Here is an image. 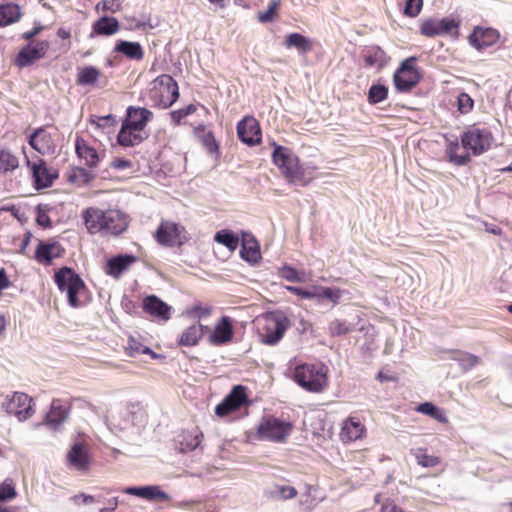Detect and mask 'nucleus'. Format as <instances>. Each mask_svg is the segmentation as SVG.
<instances>
[{
  "label": "nucleus",
  "instance_id": "f257e3e1",
  "mask_svg": "<svg viewBox=\"0 0 512 512\" xmlns=\"http://www.w3.org/2000/svg\"><path fill=\"white\" fill-rule=\"evenodd\" d=\"M82 219L89 234L119 236L129 226V217L119 209L91 206L82 211Z\"/></svg>",
  "mask_w": 512,
  "mask_h": 512
},
{
  "label": "nucleus",
  "instance_id": "f03ea898",
  "mask_svg": "<svg viewBox=\"0 0 512 512\" xmlns=\"http://www.w3.org/2000/svg\"><path fill=\"white\" fill-rule=\"evenodd\" d=\"M328 367L322 362L302 363L293 369V380L304 390L321 393L328 386Z\"/></svg>",
  "mask_w": 512,
  "mask_h": 512
},
{
  "label": "nucleus",
  "instance_id": "7ed1b4c3",
  "mask_svg": "<svg viewBox=\"0 0 512 512\" xmlns=\"http://www.w3.org/2000/svg\"><path fill=\"white\" fill-rule=\"evenodd\" d=\"M260 341L266 345H276L290 327L289 318L280 311L266 312L255 320Z\"/></svg>",
  "mask_w": 512,
  "mask_h": 512
},
{
  "label": "nucleus",
  "instance_id": "20e7f679",
  "mask_svg": "<svg viewBox=\"0 0 512 512\" xmlns=\"http://www.w3.org/2000/svg\"><path fill=\"white\" fill-rule=\"evenodd\" d=\"M273 145V163L279 168L287 181L292 184L307 185L309 180L305 177V172L300 164L299 157L287 147L275 143Z\"/></svg>",
  "mask_w": 512,
  "mask_h": 512
},
{
  "label": "nucleus",
  "instance_id": "39448f33",
  "mask_svg": "<svg viewBox=\"0 0 512 512\" xmlns=\"http://www.w3.org/2000/svg\"><path fill=\"white\" fill-rule=\"evenodd\" d=\"M55 283L61 292H66L68 303L73 308L84 305L87 287L81 277L71 268L62 267L54 275Z\"/></svg>",
  "mask_w": 512,
  "mask_h": 512
},
{
  "label": "nucleus",
  "instance_id": "423d86ee",
  "mask_svg": "<svg viewBox=\"0 0 512 512\" xmlns=\"http://www.w3.org/2000/svg\"><path fill=\"white\" fill-rule=\"evenodd\" d=\"M148 98L154 107H170L179 98L177 82L168 74L156 77L150 84Z\"/></svg>",
  "mask_w": 512,
  "mask_h": 512
},
{
  "label": "nucleus",
  "instance_id": "0eeeda50",
  "mask_svg": "<svg viewBox=\"0 0 512 512\" xmlns=\"http://www.w3.org/2000/svg\"><path fill=\"white\" fill-rule=\"evenodd\" d=\"M461 145L471 156H479L490 150L494 144L491 130L479 124L468 126L461 134Z\"/></svg>",
  "mask_w": 512,
  "mask_h": 512
},
{
  "label": "nucleus",
  "instance_id": "6e6552de",
  "mask_svg": "<svg viewBox=\"0 0 512 512\" xmlns=\"http://www.w3.org/2000/svg\"><path fill=\"white\" fill-rule=\"evenodd\" d=\"M294 425L290 421L282 420L274 416L263 417L256 429V437L259 440L274 443H284L291 435Z\"/></svg>",
  "mask_w": 512,
  "mask_h": 512
},
{
  "label": "nucleus",
  "instance_id": "1a4fd4ad",
  "mask_svg": "<svg viewBox=\"0 0 512 512\" xmlns=\"http://www.w3.org/2000/svg\"><path fill=\"white\" fill-rule=\"evenodd\" d=\"M155 241L164 247H181L188 241L186 228L172 220H162L154 233Z\"/></svg>",
  "mask_w": 512,
  "mask_h": 512
},
{
  "label": "nucleus",
  "instance_id": "9d476101",
  "mask_svg": "<svg viewBox=\"0 0 512 512\" xmlns=\"http://www.w3.org/2000/svg\"><path fill=\"white\" fill-rule=\"evenodd\" d=\"M417 58L412 56L403 60L393 75V83L400 93L410 92L420 81L421 73L416 67Z\"/></svg>",
  "mask_w": 512,
  "mask_h": 512
},
{
  "label": "nucleus",
  "instance_id": "9b49d317",
  "mask_svg": "<svg viewBox=\"0 0 512 512\" xmlns=\"http://www.w3.org/2000/svg\"><path fill=\"white\" fill-rule=\"evenodd\" d=\"M248 388L243 385H236L230 393L215 407V414L225 417L238 411L241 407L249 405Z\"/></svg>",
  "mask_w": 512,
  "mask_h": 512
},
{
  "label": "nucleus",
  "instance_id": "f8f14e48",
  "mask_svg": "<svg viewBox=\"0 0 512 512\" xmlns=\"http://www.w3.org/2000/svg\"><path fill=\"white\" fill-rule=\"evenodd\" d=\"M26 165L31 171L33 184L37 190L51 187L54 180L58 177L57 172L49 168L42 158L32 161L26 157Z\"/></svg>",
  "mask_w": 512,
  "mask_h": 512
},
{
  "label": "nucleus",
  "instance_id": "ddd939ff",
  "mask_svg": "<svg viewBox=\"0 0 512 512\" xmlns=\"http://www.w3.org/2000/svg\"><path fill=\"white\" fill-rule=\"evenodd\" d=\"M3 408L8 414L14 415L19 421L30 418L33 413V400L26 393L15 392L3 403Z\"/></svg>",
  "mask_w": 512,
  "mask_h": 512
},
{
  "label": "nucleus",
  "instance_id": "4468645a",
  "mask_svg": "<svg viewBox=\"0 0 512 512\" xmlns=\"http://www.w3.org/2000/svg\"><path fill=\"white\" fill-rule=\"evenodd\" d=\"M237 136L247 146H256L262 142V130L258 120L251 115L244 116L237 123Z\"/></svg>",
  "mask_w": 512,
  "mask_h": 512
},
{
  "label": "nucleus",
  "instance_id": "2eb2a0df",
  "mask_svg": "<svg viewBox=\"0 0 512 512\" xmlns=\"http://www.w3.org/2000/svg\"><path fill=\"white\" fill-rule=\"evenodd\" d=\"M459 26L460 21L454 18H427L420 22L419 29L423 36L432 38L457 30Z\"/></svg>",
  "mask_w": 512,
  "mask_h": 512
},
{
  "label": "nucleus",
  "instance_id": "dca6fc26",
  "mask_svg": "<svg viewBox=\"0 0 512 512\" xmlns=\"http://www.w3.org/2000/svg\"><path fill=\"white\" fill-rule=\"evenodd\" d=\"M75 153L79 161L90 169L98 167L101 161L98 150L80 135L75 138Z\"/></svg>",
  "mask_w": 512,
  "mask_h": 512
},
{
  "label": "nucleus",
  "instance_id": "f3484780",
  "mask_svg": "<svg viewBox=\"0 0 512 512\" xmlns=\"http://www.w3.org/2000/svg\"><path fill=\"white\" fill-rule=\"evenodd\" d=\"M142 309L151 318L159 322H167L171 318V306L156 295H148L142 301Z\"/></svg>",
  "mask_w": 512,
  "mask_h": 512
},
{
  "label": "nucleus",
  "instance_id": "a211bd4d",
  "mask_svg": "<svg viewBox=\"0 0 512 512\" xmlns=\"http://www.w3.org/2000/svg\"><path fill=\"white\" fill-rule=\"evenodd\" d=\"M70 467L79 471H87L91 464L89 446L84 442L74 443L66 455Z\"/></svg>",
  "mask_w": 512,
  "mask_h": 512
},
{
  "label": "nucleus",
  "instance_id": "6ab92c4d",
  "mask_svg": "<svg viewBox=\"0 0 512 512\" xmlns=\"http://www.w3.org/2000/svg\"><path fill=\"white\" fill-rule=\"evenodd\" d=\"M233 337L234 327L231 318L222 316L215 324L213 331L208 337V341L214 346H223L230 343Z\"/></svg>",
  "mask_w": 512,
  "mask_h": 512
},
{
  "label": "nucleus",
  "instance_id": "aec40b11",
  "mask_svg": "<svg viewBox=\"0 0 512 512\" xmlns=\"http://www.w3.org/2000/svg\"><path fill=\"white\" fill-rule=\"evenodd\" d=\"M64 252L65 249L57 241H40L35 250V260L40 264L50 265L53 259L61 257Z\"/></svg>",
  "mask_w": 512,
  "mask_h": 512
},
{
  "label": "nucleus",
  "instance_id": "412c9836",
  "mask_svg": "<svg viewBox=\"0 0 512 512\" xmlns=\"http://www.w3.org/2000/svg\"><path fill=\"white\" fill-rule=\"evenodd\" d=\"M499 38L500 34L496 29L475 27L468 40L471 46L477 50H483L496 44Z\"/></svg>",
  "mask_w": 512,
  "mask_h": 512
},
{
  "label": "nucleus",
  "instance_id": "4be33fe9",
  "mask_svg": "<svg viewBox=\"0 0 512 512\" xmlns=\"http://www.w3.org/2000/svg\"><path fill=\"white\" fill-rule=\"evenodd\" d=\"M136 261L137 258L131 254L117 255L107 261L104 271L108 276L119 279Z\"/></svg>",
  "mask_w": 512,
  "mask_h": 512
},
{
  "label": "nucleus",
  "instance_id": "5701e85b",
  "mask_svg": "<svg viewBox=\"0 0 512 512\" xmlns=\"http://www.w3.org/2000/svg\"><path fill=\"white\" fill-rule=\"evenodd\" d=\"M69 413L70 406L64 405L60 399H53L50 410L45 416L44 423L53 430H57L66 421Z\"/></svg>",
  "mask_w": 512,
  "mask_h": 512
},
{
  "label": "nucleus",
  "instance_id": "b1692460",
  "mask_svg": "<svg viewBox=\"0 0 512 512\" xmlns=\"http://www.w3.org/2000/svg\"><path fill=\"white\" fill-rule=\"evenodd\" d=\"M145 138V130L122 122L117 135V143L122 147H133L139 145Z\"/></svg>",
  "mask_w": 512,
  "mask_h": 512
},
{
  "label": "nucleus",
  "instance_id": "393cba45",
  "mask_svg": "<svg viewBox=\"0 0 512 512\" xmlns=\"http://www.w3.org/2000/svg\"><path fill=\"white\" fill-rule=\"evenodd\" d=\"M30 146L42 155L51 154L55 150L52 135L44 128H38L29 138Z\"/></svg>",
  "mask_w": 512,
  "mask_h": 512
},
{
  "label": "nucleus",
  "instance_id": "a878e982",
  "mask_svg": "<svg viewBox=\"0 0 512 512\" xmlns=\"http://www.w3.org/2000/svg\"><path fill=\"white\" fill-rule=\"evenodd\" d=\"M124 493L155 502L170 500L169 495L159 486L128 487L124 490Z\"/></svg>",
  "mask_w": 512,
  "mask_h": 512
},
{
  "label": "nucleus",
  "instance_id": "bb28decb",
  "mask_svg": "<svg viewBox=\"0 0 512 512\" xmlns=\"http://www.w3.org/2000/svg\"><path fill=\"white\" fill-rule=\"evenodd\" d=\"M366 432L364 424L356 417H349L344 421L340 438L343 442L356 441Z\"/></svg>",
  "mask_w": 512,
  "mask_h": 512
},
{
  "label": "nucleus",
  "instance_id": "cd10ccee",
  "mask_svg": "<svg viewBox=\"0 0 512 512\" xmlns=\"http://www.w3.org/2000/svg\"><path fill=\"white\" fill-rule=\"evenodd\" d=\"M152 116L153 113L147 108L129 106L126 110V117L122 122L145 130Z\"/></svg>",
  "mask_w": 512,
  "mask_h": 512
},
{
  "label": "nucleus",
  "instance_id": "c85d7f7f",
  "mask_svg": "<svg viewBox=\"0 0 512 512\" xmlns=\"http://www.w3.org/2000/svg\"><path fill=\"white\" fill-rule=\"evenodd\" d=\"M206 330L207 326L193 324L182 331L177 343L179 346L194 347L200 342Z\"/></svg>",
  "mask_w": 512,
  "mask_h": 512
},
{
  "label": "nucleus",
  "instance_id": "c756f323",
  "mask_svg": "<svg viewBox=\"0 0 512 512\" xmlns=\"http://www.w3.org/2000/svg\"><path fill=\"white\" fill-rule=\"evenodd\" d=\"M120 30V23L114 17L103 16L92 25L91 36H111Z\"/></svg>",
  "mask_w": 512,
  "mask_h": 512
},
{
  "label": "nucleus",
  "instance_id": "7c9ffc66",
  "mask_svg": "<svg viewBox=\"0 0 512 512\" xmlns=\"http://www.w3.org/2000/svg\"><path fill=\"white\" fill-rule=\"evenodd\" d=\"M114 52L123 54L126 58L141 61L144 58V50L140 43L120 40L114 47Z\"/></svg>",
  "mask_w": 512,
  "mask_h": 512
},
{
  "label": "nucleus",
  "instance_id": "2f4dec72",
  "mask_svg": "<svg viewBox=\"0 0 512 512\" xmlns=\"http://www.w3.org/2000/svg\"><path fill=\"white\" fill-rule=\"evenodd\" d=\"M363 60L366 67L377 66L381 69L387 64L388 57L382 48L372 46L364 51Z\"/></svg>",
  "mask_w": 512,
  "mask_h": 512
},
{
  "label": "nucleus",
  "instance_id": "473e14b6",
  "mask_svg": "<svg viewBox=\"0 0 512 512\" xmlns=\"http://www.w3.org/2000/svg\"><path fill=\"white\" fill-rule=\"evenodd\" d=\"M20 6L14 3L0 4V27H6L20 20Z\"/></svg>",
  "mask_w": 512,
  "mask_h": 512
},
{
  "label": "nucleus",
  "instance_id": "72a5a7b5",
  "mask_svg": "<svg viewBox=\"0 0 512 512\" xmlns=\"http://www.w3.org/2000/svg\"><path fill=\"white\" fill-rule=\"evenodd\" d=\"M94 177L95 175L91 171L79 166L73 167L66 174L67 181L77 187H83L89 184Z\"/></svg>",
  "mask_w": 512,
  "mask_h": 512
},
{
  "label": "nucleus",
  "instance_id": "f704fd0d",
  "mask_svg": "<svg viewBox=\"0 0 512 512\" xmlns=\"http://www.w3.org/2000/svg\"><path fill=\"white\" fill-rule=\"evenodd\" d=\"M203 433L198 427L184 431L180 440V451L189 452L195 450L203 440Z\"/></svg>",
  "mask_w": 512,
  "mask_h": 512
},
{
  "label": "nucleus",
  "instance_id": "c9c22d12",
  "mask_svg": "<svg viewBox=\"0 0 512 512\" xmlns=\"http://www.w3.org/2000/svg\"><path fill=\"white\" fill-rule=\"evenodd\" d=\"M459 150L460 145L457 140L450 142L445 150L448 161L457 166L467 165L471 161L470 153L465 150L464 153L459 154Z\"/></svg>",
  "mask_w": 512,
  "mask_h": 512
},
{
  "label": "nucleus",
  "instance_id": "e433bc0d",
  "mask_svg": "<svg viewBox=\"0 0 512 512\" xmlns=\"http://www.w3.org/2000/svg\"><path fill=\"white\" fill-rule=\"evenodd\" d=\"M285 46L290 48H296L301 54H306L312 50L313 44L312 41L300 34V33H291L288 34L285 38Z\"/></svg>",
  "mask_w": 512,
  "mask_h": 512
},
{
  "label": "nucleus",
  "instance_id": "4c0bfd02",
  "mask_svg": "<svg viewBox=\"0 0 512 512\" xmlns=\"http://www.w3.org/2000/svg\"><path fill=\"white\" fill-rule=\"evenodd\" d=\"M241 257L251 263H256L260 259V248L255 238H243L242 248L240 251Z\"/></svg>",
  "mask_w": 512,
  "mask_h": 512
},
{
  "label": "nucleus",
  "instance_id": "58836bf2",
  "mask_svg": "<svg viewBox=\"0 0 512 512\" xmlns=\"http://www.w3.org/2000/svg\"><path fill=\"white\" fill-rule=\"evenodd\" d=\"M101 75V71L94 66L79 67L77 69L76 83L80 86L94 85Z\"/></svg>",
  "mask_w": 512,
  "mask_h": 512
},
{
  "label": "nucleus",
  "instance_id": "ea45409f",
  "mask_svg": "<svg viewBox=\"0 0 512 512\" xmlns=\"http://www.w3.org/2000/svg\"><path fill=\"white\" fill-rule=\"evenodd\" d=\"M309 290L310 294L314 295L313 299H328L334 304H338L342 296V291L339 288L314 285Z\"/></svg>",
  "mask_w": 512,
  "mask_h": 512
},
{
  "label": "nucleus",
  "instance_id": "a19ab883",
  "mask_svg": "<svg viewBox=\"0 0 512 512\" xmlns=\"http://www.w3.org/2000/svg\"><path fill=\"white\" fill-rule=\"evenodd\" d=\"M19 167V158L8 148L0 149V173L8 174Z\"/></svg>",
  "mask_w": 512,
  "mask_h": 512
},
{
  "label": "nucleus",
  "instance_id": "79ce46f5",
  "mask_svg": "<svg viewBox=\"0 0 512 512\" xmlns=\"http://www.w3.org/2000/svg\"><path fill=\"white\" fill-rule=\"evenodd\" d=\"M416 411L424 415H428L443 424H446L449 421L444 409L435 406L431 402H424L419 404L416 407Z\"/></svg>",
  "mask_w": 512,
  "mask_h": 512
},
{
  "label": "nucleus",
  "instance_id": "37998d69",
  "mask_svg": "<svg viewBox=\"0 0 512 512\" xmlns=\"http://www.w3.org/2000/svg\"><path fill=\"white\" fill-rule=\"evenodd\" d=\"M125 353L129 357H137L141 354H149L152 358H156L157 354L153 352L149 347L143 345L134 337H129L127 344L124 346Z\"/></svg>",
  "mask_w": 512,
  "mask_h": 512
},
{
  "label": "nucleus",
  "instance_id": "c03bdc74",
  "mask_svg": "<svg viewBox=\"0 0 512 512\" xmlns=\"http://www.w3.org/2000/svg\"><path fill=\"white\" fill-rule=\"evenodd\" d=\"M418 465L425 468H432L440 464L441 459L438 456L430 455L427 453V449L418 448L412 451Z\"/></svg>",
  "mask_w": 512,
  "mask_h": 512
},
{
  "label": "nucleus",
  "instance_id": "a18cd8bd",
  "mask_svg": "<svg viewBox=\"0 0 512 512\" xmlns=\"http://www.w3.org/2000/svg\"><path fill=\"white\" fill-rule=\"evenodd\" d=\"M214 240L227 247L229 250L234 251L239 245V238L235 234H233L230 230L223 229L218 231Z\"/></svg>",
  "mask_w": 512,
  "mask_h": 512
},
{
  "label": "nucleus",
  "instance_id": "49530a36",
  "mask_svg": "<svg viewBox=\"0 0 512 512\" xmlns=\"http://www.w3.org/2000/svg\"><path fill=\"white\" fill-rule=\"evenodd\" d=\"M389 89L384 84H373L368 91V102L372 105L378 104L388 98Z\"/></svg>",
  "mask_w": 512,
  "mask_h": 512
},
{
  "label": "nucleus",
  "instance_id": "de8ad7c7",
  "mask_svg": "<svg viewBox=\"0 0 512 512\" xmlns=\"http://www.w3.org/2000/svg\"><path fill=\"white\" fill-rule=\"evenodd\" d=\"M31 44L23 47L14 59V64L19 68H24L32 65L35 61L38 60L37 57L34 56L32 52Z\"/></svg>",
  "mask_w": 512,
  "mask_h": 512
},
{
  "label": "nucleus",
  "instance_id": "09e8293b",
  "mask_svg": "<svg viewBox=\"0 0 512 512\" xmlns=\"http://www.w3.org/2000/svg\"><path fill=\"white\" fill-rule=\"evenodd\" d=\"M296 488L289 485H275L274 490L269 492L271 499L289 500L297 496Z\"/></svg>",
  "mask_w": 512,
  "mask_h": 512
},
{
  "label": "nucleus",
  "instance_id": "8fccbe9b",
  "mask_svg": "<svg viewBox=\"0 0 512 512\" xmlns=\"http://www.w3.org/2000/svg\"><path fill=\"white\" fill-rule=\"evenodd\" d=\"M197 111V106L194 104H189L186 107L174 110L170 113V118L172 123L175 126H178L181 124L182 119L185 117L194 114Z\"/></svg>",
  "mask_w": 512,
  "mask_h": 512
},
{
  "label": "nucleus",
  "instance_id": "3c124183",
  "mask_svg": "<svg viewBox=\"0 0 512 512\" xmlns=\"http://www.w3.org/2000/svg\"><path fill=\"white\" fill-rule=\"evenodd\" d=\"M458 111L461 114H468L473 110L474 100L465 92H462L457 97Z\"/></svg>",
  "mask_w": 512,
  "mask_h": 512
},
{
  "label": "nucleus",
  "instance_id": "603ef678",
  "mask_svg": "<svg viewBox=\"0 0 512 512\" xmlns=\"http://www.w3.org/2000/svg\"><path fill=\"white\" fill-rule=\"evenodd\" d=\"M90 124L94 125L97 128H107L114 126L116 124L115 116L109 114L106 116H97V115H91L89 118Z\"/></svg>",
  "mask_w": 512,
  "mask_h": 512
},
{
  "label": "nucleus",
  "instance_id": "864d4df0",
  "mask_svg": "<svg viewBox=\"0 0 512 512\" xmlns=\"http://www.w3.org/2000/svg\"><path fill=\"white\" fill-rule=\"evenodd\" d=\"M279 5H280L279 1H276V0L272 1L269 4L268 9L266 11L258 13V20L261 23H268V22L273 21L274 18L277 16V11H278Z\"/></svg>",
  "mask_w": 512,
  "mask_h": 512
},
{
  "label": "nucleus",
  "instance_id": "5fc2aeb1",
  "mask_svg": "<svg viewBox=\"0 0 512 512\" xmlns=\"http://www.w3.org/2000/svg\"><path fill=\"white\" fill-rule=\"evenodd\" d=\"M423 6V0H406L404 7V15L408 17H416Z\"/></svg>",
  "mask_w": 512,
  "mask_h": 512
},
{
  "label": "nucleus",
  "instance_id": "6e6d98bb",
  "mask_svg": "<svg viewBox=\"0 0 512 512\" xmlns=\"http://www.w3.org/2000/svg\"><path fill=\"white\" fill-rule=\"evenodd\" d=\"M49 47L50 44L47 40H41L31 44L32 52L38 60L46 56Z\"/></svg>",
  "mask_w": 512,
  "mask_h": 512
},
{
  "label": "nucleus",
  "instance_id": "4d7b16f0",
  "mask_svg": "<svg viewBox=\"0 0 512 512\" xmlns=\"http://www.w3.org/2000/svg\"><path fill=\"white\" fill-rule=\"evenodd\" d=\"M49 47L50 44L47 40H41L31 44L32 52L38 60L46 56Z\"/></svg>",
  "mask_w": 512,
  "mask_h": 512
},
{
  "label": "nucleus",
  "instance_id": "13d9d810",
  "mask_svg": "<svg viewBox=\"0 0 512 512\" xmlns=\"http://www.w3.org/2000/svg\"><path fill=\"white\" fill-rule=\"evenodd\" d=\"M280 275L282 278L286 279L290 282H302V278L299 276L298 271L290 266H284L280 270Z\"/></svg>",
  "mask_w": 512,
  "mask_h": 512
},
{
  "label": "nucleus",
  "instance_id": "bf43d9fd",
  "mask_svg": "<svg viewBox=\"0 0 512 512\" xmlns=\"http://www.w3.org/2000/svg\"><path fill=\"white\" fill-rule=\"evenodd\" d=\"M110 167L116 171H124L131 169L133 167V163L129 159L114 157L110 163Z\"/></svg>",
  "mask_w": 512,
  "mask_h": 512
},
{
  "label": "nucleus",
  "instance_id": "052dcab7",
  "mask_svg": "<svg viewBox=\"0 0 512 512\" xmlns=\"http://www.w3.org/2000/svg\"><path fill=\"white\" fill-rule=\"evenodd\" d=\"M15 496L16 491L12 484L4 482L0 485V500L11 499Z\"/></svg>",
  "mask_w": 512,
  "mask_h": 512
},
{
  "label": "nucleus",
  "instance_id": "680f3d73",
  "mask_svg": "<svg viewBox=\"0 0 512 512\" xmlns=\"http://www.w3.org/2000/svg\"><path fill=\"white\" fill-rule=\"evenodd\" d=\"M286 289L290 293L295 294L303 299H313V296H314V295L310 294L309 289H304V288L296 287V286H286Z\"/></svg>",
  "mask_w": 512,
  "mask_h": 512
},
{
  "label": "nucleus",
  "instance_id": "e2e57ef3",
  "mask_svg": "<svg viewBox=\"0 0 512 512\" xmlns=\"http://www.w3.org/2000/svg\"><path fill=\"white\" fill-rule=\"evenodd\" d=\"M115 0H102L97 3L95 9L96 11L102 10V11H111L116 12L117 9L114 8Z\"/></svg>",
  "mask_w": 512,
  "mask_h": 512
},
{
  "label": "nucleus",
  "instance_id": "0e129e2a",
  "mask_svg": "<svg viewBox=\"0 0 512 512\" xmlns=\"http://www.w3.org/2000/svg\"><path fill=\"white\" fill-rule=\"evenodd\" d=\"M43 30V26L36 25L33 29L26 31L22 34V38L27 41H31L35 36H37Z\"/></svg>",
  "mask_w": 512,
  "mask_h": 512
},
{
  "label": "nucleus",
  "instance_id": "69168bd1",
  "mask_svg": "<svg viewBox=\"0 0 512 512\" xmlns=\"http://www.w3.org/2000/svg\"><path fill=\"white\" fill-rule=\"evenodd\" d=\"M381 512H405V511L401 507L397 506L393 501H387L382 505Z\"/></svg>",
  "mask_w": 512,
  "mask_h": 512
},
{
  "label": "nucleus",
  "instance_id": "338daca9",
  "mask_svg": "<svg viewBox=\"0 0 512 512\" xmlns=\"http://www.w3.org/2000/svg\"><path fill=\"white\" fill-rule=\"evenodd\" d=\"M11 282L6 274L4 268H0V292L8 287H10Z\"/></svg>",
  "mask_w": 512,
  "mask_h": 512
},
{
  "label": "nucleus",
  "instance_id": "774afa93",
  "mask_svg": "<svg viewBox=\"0 0 512 512\" xmlns=\"http://www.w3.org/2000/svg\"><path fill=\"white\" fill-rule=\"evenodd\" d=\"M74 500H75L76 503L91 504V503L94 502L95 499L91 495H87V494L81 493L79 495H76L74 497Z\"/></svg>",
  "mask_w": 512,
  "mask_h": 512
}]
</instances>
